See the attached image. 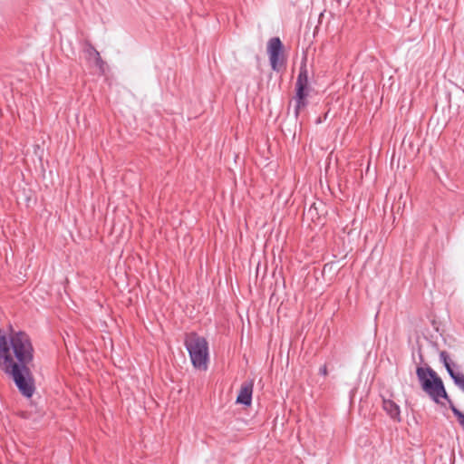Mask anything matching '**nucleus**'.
<instances>
[{
  "label": "nucleus",
  "mask_w": 464,
  "mask_h": 464,
  "mask_svg": "<svg viewBox=\"0 0 464 464\" xmlns=\"http://www.w3.org/2000/svg\"><path fill=\"white\" fill-rule=\"evenodd\" d=\"M450 409L452 410L453 413L458 417V420L460 425L464 426V412L457 409L452 402L450 401Z\"/></svg>",
  "instance_id": "obj_10"
},
{
  "label": "nucleus",
  "mask_w": 464,
  "mask_h": 464,
  "mask_svg": "<svg viewBox=\"0 0 464 464\" xmlns=\"http://www.w3.org/2000/svg\"><path fill=\"white\" fill-rule=\"evenodd\" d=\"M312 91L311 86L309 85L308 80V71L306 66L305 59L301 63L299 68V73L295 82V95L294 97L295 105V116L297 118L302 110H304L307 104V98L310 95Z\"/></svg>",
  "instance_id": "obj_4"
},
{
  "label": "nucleus",
  "mask_w": 464,
  "mask_h": 464,
  "mask_svg": "<svg viewBox=\"0 0 464 464\" xmlns=\"http://www.w3.org/2000/svg\"><path fill=\"white\" fill-rule=\"evenodd\" d=\"M184 345L193 367L199 371H207L209 361L207 339L195 332H191L185 335Z\"/></svg>",
  "instance_id": "obj_2"
},
{
  "label": "nucleus",
  "mask_w": 464,
  "mask_h": 464,
  "mask_svg": "<svg viewBox=\"0 0 464 464\" xmlns=\"http://www.w3.org/2000/svg\"><path fill=\"white\" fill-rule=\"evenodd\" d=\"M382 408L392 419L398 421L401 420L400 407L393 401L384 399L382 401Z\"/></svg>",
  "instance_id": "obj_8"
},
{
  "label": "nucleus",
  "mask_w": 464,
  "mask_h": 464,
  "mask_svg": "<svg viewBox=\"0 0 464 464\" xmlns=\"http://www.w3.org/2000/svg\"><path fill=\"white\" fill-rule=\"evenodd\" d=\"M319 373L322 374L323 376H326L328 374L326 364H324L323 366L320 367Z\"/></svg>",
  "instance_id": "obj_11"
},
{
  "label": "nucleus",
  "mask_w": 464,
  "mask_h": 464,
  "mask_svg": "<svg viewBox=\"0 0 464 464\" xmlns=\"http://www.w3.org/2000/svg\"><path fill=\"white\" fill-rule=\"evenodd\" d=\"M90 54L94 56L95 64L103 71L104 62L102 61L100 53L93 47H91Z\"/></svg>",
  "instance_id": "obj_9"
},
{
  "label": "nucleus",
  "mask_w": 464,
  "mask_h": 464,
  "mask_svg": "<svg viewBox=\"0 0 464 464\" xmlns=\"http://www.w3.org/2000/svg\"><path fill=\"white\" fill-rule=\"evenodd\" d=\"M283 44L279 37H273L267 43V53L272 70L278 72L285 64Z\"/></svg>",
  "instance_id": "obj_5"
},
{
  "label": "nucleus",
  "mask_w": 464,
  "mask_h": 464,
  "mask_svg": "<svg viewBox=\"0 0 464 464\" xmlns=\"http://www.w3.org/2000/svg\"><path fill=\"white\" fill-rule=\"evenodd\" d=\"M440 359L455 383L464 389V375L461 372L455 371L456 364L451 361L446 352L440 353Z\"/></svg>",
  "instance_id": "obj_6"
},
{
  "label": "nucleus",
  "mask_w": 464,
  "mask_h": 464,
  "mask_svg": "<svg viewBox=\"0 0 464 464\" xmlns=\"http://www.w3.org/2000/svg\"><path fill=\"white\" fill-rule=\"evenodd\" d=\"M253 382H244L239 390L238 395L237 397V403L243 404L246 406H249L252 402V393H253Z\"/></svg>",
  "instance_id": "obj_7"
},
{
  "label": "nucleus",
  "mask_w": 464,
  "mask_h": 464,
  "mask_svg": "<svg viewBox=\"0 0 464 464\" xmlns=\"http://www.w3.org/2000/svg\"><path fill=\"white\" fill-rule=\"evenodd\" d=\"M34 349L30 336L24 331H12L7 336L0 329V369L12 378L19 392L31 398L35 392L30 369Z\"/></svg>",
  "instance_id": "obj_1"
},
{
  "label": "nucleus",
  "mask_w": 464,
  "mask_h": 464,
  "mask_svg": "<svg viewBox=\"0 0 464 464\" xmlns=\"http://www.w3.org/2000/svg\"><path fill=\"white\" fill-rule=\"evenodd\" d=\"M416 374L421 389L435 402L439 403L440 399H447L448 395L444 388L442 380L438 376L436 372L430 367H418Z\"/></svg>",
  "instance_id": "obj_3"
}]
</instances>
